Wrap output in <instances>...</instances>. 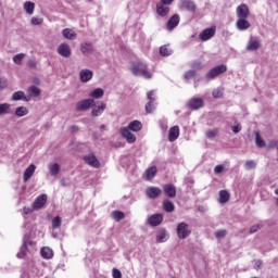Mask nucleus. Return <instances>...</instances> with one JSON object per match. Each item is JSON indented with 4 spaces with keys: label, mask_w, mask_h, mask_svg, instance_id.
Returning <instances> with one entry per match:
<instances>
[{
    "label": "nucleus",
    "mask_w": 278,
    "mask_h": 278,
    "mask_svg": "<svg viewBox=\"0 0 278 278\" xmlns=\"http://www.w3.org/2000/svg\"><path fill=\"white\" fill-rule=\"evenodd\" d=\"M262 227H263V226L260 225V224L253 225V226L250 227L249 233H257V230H258V229H262Z\"/></svg>",
    "instance_id": "864d4df0"
},
{
    "label": "nucleus",
    "mask_w": 278,
    "mask_h": 278,
    "mask_svg": "<svg viewBox=\"0 0 278 278\" xmlns=\"http://www.w3.org/2000/svg\"><path fill=\"white\" fill-rule=\"evenodd\" d=\"M113 278H123V274L117 268H114Z\"/></svg>",
    "instance_id": "6e6d98bb"
},
{
    "label": "nucleus",
    "mask_w": 278,
    "mask_h": 278,
    "mask_svg": "<svg viewBox=\"0 0 278 278\" xmlns=\"http://www.w3.org/2000/svg\"><path fill=\"white\" fill-rule=\"evenodd\" d=\"M206 138H208L210 140H212V138H216L218 136V128H214L211 130H207L205 132Z\"/></svg>",
    "instance_id": "49530a36"
},
{
    "label": "nucleus",
    "mask_w": 278,
    "mask_h": 278,
    "mask_svg": "<svg viewBox=\"0 0 278 278\" xmlns=\"http://www.w3.org/2000/svg\"><path fill=\"white\" fill-rule=\"evenodd\" d=\"M80 51L84 55H89L92 53V51H94V46L92 42H84L80 45Z\"/></svg>",
    "instance_id": "b1692460"
},
{
    "label": "nucleus",
    "mask_w": 278,
    "mask_h": 278,
    "mask_svg": "<svg viewBox=\"0 0 278 278\" xmlns=\"http://www.w3.org/2000/svg\"><path fill=\"white\" fill-rule=\"evenodd\" d=\"M203 105H205V102L203 101L202 98H191L186 103V108H188V110H193V111L201 110Z\"/></svg>",
    "instance_id": "39448f33"
},
{
    "label": "nucleus",
    "mask_w": 278,
    "mask_h": 278,
    "mask_svg": "<svg viewBox=\"0 0 278 278\" xmlns=\"http://www.w3.org/2000/svg\"><path fill=\"white\" fill-rule=\"evenodd\" d=\"M27 114H29V110L27 109V106H17L15 109V116H18V118L27 116Z\"/></svg>",
    "instance_id": "c9c22d12"
},
{
    "label": "nucleus",
    "mask_w": 278,
    "mask_h": 278,
    "mask_svg": "<svg viewBox=\"0 0 278 278\" xmlns=\"http://www.w3.org/2000/svg\"><path fill=\"white\" fill-rule=\"evenodd\" d=\"M214 36H216V26L205 28L199 34V38L202 40V42H207V40H212Z\"/></svg>",
    "instance_id": "0eeeda50"
},
{
    "label": "nucleus",
    "mask_w": 278,
    "mask_h": 278,
    "mask_svg": "<svg viewBox=\"0 0 278 278\" xmlns=\"http://www.w3.org/2000/svg\"><path fill=\"white\" fill-rule=\"evenodd\" d=\"M262 266H263L262 261L257 260V261L254 262L255 270H260V268H262Z\"/></svg>",
    "instance_id": "13d9d810"
},
{
    "label": "nucleus",
    "mask_w": 278,
    "mask_h": 278,
    "mask_svg": "<svg viewBox=\"0 0 278 278\" xmlns=\"http://www.w3.org/2000/svg\"><path fill=\"white\" fill-rule=\"evenodd\" d=\"M244 168L245 170H253L257 168V163H255V161H247L244 164Z\"/></svg>",
    "instance_id": "de8ad7c7"
},
{
    "label": "nucleus",
    "mask_w": 278,
    "mask_h": 278,
    "mask_svg": "<svg viewBox=\"0 0 278 278\" xmlns=\"http://www.w3.org/2000/svg\"><path fill=\"white\" fill-rule=\"evenodd\" d=\"M144 175H146L147 181H151V179H153L155 175H157V167L156 166L149 167L146 170Z\"/></svg>",
    "instance_id": "cd10ccee"
},
{
    "label": "nucleus",
    "mask_w": 278,
    "mask_h": 278,
    "mask_svg": "<svg viewBox=\"0 0 278 278\" xmlns=\"http://www.w3.org/2000/svg\"><path fill=\"white\" fill-rule=\"evenodd\" d=\"M148 100L149 102L146 104V112L147 114H151L155 112V91L152 90L148 93Z\"/></svg>",
    "instance_id": "1a4fd4ad"
},
{
    "label": "nucleus",
    "mask_w": 278,
    "mask_h": 278,
    "mask_svg": "<svg viewBox=\"0 0 278 278\" xmlns=\"http://www.w3.org/2000/svg\"><path fill=\"white\" fill-rule=\"evenodd\" d=\"M146 194H147L148 199H157V197H160V194H162V189H160L157 187H148L146 189Z\"/></svg>",
    "instance_id": "a211bd4d"
},
{
    "label": "nucleus",
    "mask_w": 278,
    "mask_h": 278,
    "mask_svg": "<svg viewBox=\"0 0 278 278\" xmlns=\"http://www.w3.org/2000/svg\"><path fill=\"white\" fill-rule=\"evenodd\" d=\"M56 51L62 58H68L72 55L71 46H68V43H61Z\"/></svg>",
    "instance_id": "dca6fc26"
},
{
    "label": "nucleus",
    "mask_w": 278,
    "mask_h": 278,
    "mask_svg": "<svg viewBox=\"0 0 278 278\" xmlns=\"http://www.w3.org/2000/svg\"><path fill=\"white\" fill-rule=\"evenodd\" d=\"M22 101H25L26 103H29V101H31V98L30 97H26L24 94V98L22 99Z\"/></svg>",
    "instance_id": "774afa93"
},
{
    "label": "nucleus",
    "mask_w": 278,
    "mask_h": 278,
    "mask_svg": "<svg viewBox=\"0 0 278 278\" xmlns=\"http://www.w3.org/2000/svg\"><path fill=\"white\" fill-rule=\"evenodd\" d=\"M214 99H222L223 90L220 88H216L212 92Z\"/></svg>",
    "instance_id": "3c124183"
},
{
    "label": "nucleus",
    "mask_w": 278,
    "mask_h": 278,
    "mask_svg": "<svg viewBox=\"0 0 278 278\" xmlns=\"http://www.w3.org/2000/svg\"><path fill=\"white\" fill-rule=\"evenodd\" d=\"M224 168L225 167L223 165H217L214 170L216 174H219L222 170H224Z\"/></svg>",
    "instance_id": "e2e57ef3"
},
{
    "label": "nucleus",
    "mask_w": 278,
    "mask_h": 278,
    "mask_svg": "<svg viewBox=\"0 0 278 278\" xmlns=\"http://www.w3.org/2000/svg\"><path fill=\"white\" fill-rule=\"evenodd\" d=\"M176 231L180 240H186V238H188V236L192 233V230H190V226L184 222L178 224Z\"/></svg>",
    "instance_id": "7ed1b4c3"
},
{
    "label": "nucleus",
    "mask_w": 278,
    "mask_h": 278,
    "mask_svg": "<svg viewBox=\"0 0 278 278\" xmlns=\"http://www.w3.org/2000/svg\"><path fill=\"white\" fill-rule=\"evenodd\" d=\"M3 88H8V80L5 78L0 79V90H3Z\"/></svg>",
    "instance_id": "4d7b16f0"
},
{
    "label": "nucleus",
    "mask_w": 278,
    "mask_h": 278,
    "mask_svg": "<svg viewBox=\"0 0 278 278\" xmlns=\"http://www.w3.org/2000/svg\"><path fill=\"white\" fill-rule=\"evenodd\" d=\"M83 160L85 164H88V166H92V168H101V162H99L94 153H89L85 155Z\"/></svg>",
    "instance_id": "6e6552de"
},
{
    "label": "nucleus",
    "mask_w": 278,
    "mask_h": 278,
    "mask_svg": "<svg viewBox=\"0 0 278 278\" xmlns=\"http://www.w3.org/2000/svg\"><path fill=\"white\" fill-rule=\"evenodd\" d=\"M223 73H227V65L225 64L217 65L211 68L205 74V79L206 81H212L213 79H216V77H218L219 75H223Z\"/></svg>",
    "instance_id": "f03ea898"
},
{
    "label": "nucleus",
    "mask_w": 278,
    "mask_h": 278,
    "mask_svg": "<svg viewBox=\"0 0 278 278\" xmlns=\"http://www.w3.org/2000/svg\"><path fill=\"white\" fill-rule=\"evenodd\" d=\"M164 215L162 213H155L148 218V225H150V227H157L162 225Z\"/></svg>",
    "instance_id": "9d476101"
},
{
    "label": "nucleus",
    "mask_w": 278,
    "mask_h": 278,
    "mask_svg": "<svg viewBox=\"0 0 278 278\" xmlns=\"http://www.w3.org/2000/svg\"><path fill=\"white\" fill-rule=\"evenodd\" d=\"M5 114H10V104L9 103L0 104V116H3Z\"/></svg>",
    "instance_id": "a18cd8bd"
},
{
    "label": "nucleus",
    "mask_w": 278,
    "mask_h": 278,
    "mask_svg": "<svg viewBox=\"0 0 278 278\" xmlns=\"http://www.w3.org/2000/svg\"><path fill=\"white\" fill-rule=\"evenodd\" d=\"M27 66H28V68H36V61L29 60V61L27 62Z\"/></svg>",
    "instance_id": "052dcab7"
},
{
    "label": "nucleus",
    "mask_w": 278,
    "mask_h": 278,
    "mask_svg": "<svg viewBox=\"0 0 278 278\" xmlns=\"http://www.w3.org/2000/svg\"><path fill=\"white\" fill-rule=\"evenodd\" d=\"M163 210L164 212H167V214L175 212V203L168 199H165L163 201Z\"/></svg>",
    "instance_id": "a878e982"
},
{
    "label": "nucleus",
    "mask_w": 278,
    "mask_h": 278,
    "mask_svg": "<svg viewBox=\"0 0 278 278\" xmlns=\"http://www.w3.org/2000/svg\"><path fill=\"white\" fill-rule=\"evenodd\" d=\"M231 129L235 134H240V131H242V127L240 125L232 126Z\"/></svg>",
    "instance_id": "bf43d9fd"
},
{
    "label": "nucleus",
    "mask_w": 278,
    "mask_h": 278,
    "mask_svg": "<svg viewBox=\"0 0 278 278\" xmlns=\"http://www.w3.org/2000/svg\"><path fill=\"white\" fill-rule=\"evenodd\" d=\"M190 67L192 68V71H201V68H203V63L201 61H193L190 64Z\"/></svg>",
    "instance_id": "09e8293b"
},
{
    "label": "nucleus",
    "mask_w": 278,
    "mask_h": 278,
    "mask_svg": "<svg viewBox=\"0 0 278 278\" xmlns=\"http://www.w3.org/2000/svg\"><path fill=\"white\" fill-rule=\"evenodd\" d=\"M126 129H129L130 131H140V129H142V123H140V121H132L128 124Z\"/></svg>",
    "instance_id": "c85d7f7f"
},
{
    "label": "nucleus",
    "mask_w": 278,
    "mask_h": 278,
    "mask_svg": "<svg viewBox=\"0 0 278 278\" xmlns=\"http://www.w3.org/2000/svg\"><path fill=\"white\" fill-rule=\"evenodd\" d=\"M27 92L30 97H40V88L37 86H31L27 89Z\"/></svg>",
    "instance_id": "a19ab883"
},
{
    "label": "nucleus",
    "mask_w": 278,
    "mask_h": 278,
    "mask_svg": "<svg viewBox=\"0 0 278 278\" xmlns=\"http://www.w3.org/2000/svg\"><path fill=\"white\" fill-rule=\"evenodd\" d=\"M236 27L239 31H247L251 27V23L247 18H238L236 22Z\"/></svg>",
    "instance_id": "412c9836"
},
{
    "label": "nucleus",
    "mask_w": 278,
    "mask_h": 278,
    "mask_svg": "<svg viewBox=\"0 0 278 278\" xmlns=\"http://www.w3.org/2000/svg\"><path fill=\"white\" fill-rule=\"evenodd\" d=\"M49 173L51 177H58L60 175V164L51 163L48 165Z\"/></svg>",
    "instance_id": "bb28decb"
},
{
    "label": "nucleus",
    "mask_w": 278,
    "mask_h": 278,
    "mask_svg": "<svg viewBox=\"0 0 278 278\" xmlns=\"http://www.w3.org/2000/svg\"><path fill=\"white\" fill-rule=\"evenodd\" d=\"M47 205V194H41L37 197L33 203L34 210H42Z\"/></svg>",
    "instance_id": "2eb2a0df"
},
{
    "label": "nucleus",
    "mask_w": 278,
    "mask_h": 278,
    "mask_svg": "<svg viewBox=\"0 0 278 278\" xmlns=\"http://www.w3.org/2000/svg\"><path fill=\"white\" fill-rule=\"evenodd\" d=\"M260 47V39H257V37L251 36L247 45V51H257Z\"/></svg>",
    "instance_id": "f3484780"
},
{
    "label": "nucleus",
    "mask_w": 278,
    "mask_h": 278,
    "mask_svg": "<svg viewBox=\"0 0 278 278\" xmlns=\"http://www.w3.org/2000/svg\"><path fill=\"white\" fill-rule=\"evenodd\" d=\"M130 71L135 77L141 76L144 79H151L153 75L151 72H149V68L147 67V64H144L141 61L131 62L130 63Z\"/></svg>",
    "instance_id": "f257e3e1"
},
{
    "label": "nucleus",
    "mask_w": 278,
    "mask_h": 278,
    "mask_svg": "<svg viewBox=\"0 0 278 278\" xmlns=\"http://www.w3.org/2000/svg\"><path fill=\"white\" fill-rule=\"evenodd\" d=\"M168 240V232H166V229L159 230L156 235V242L162 243L166 242Z\"/></svg>",
    "instance_id": "2f4dec72"
},
{
    "label": "nucleus",
    "mask_w": 278,
    "mask_h": 278,
    "mask_svg": "<svg viewBox=\"0 0 278 278\" xmlns=\"http://www.w3.org/2000/svg\"><path fill=\"white\" fill-rule=\"evenodd\" d=\"M181 3H182V8H185V10L187 12H191V13L197 12V3H194V1H192V0H182Z\"/></svg>",
    "instance_id": "5701e85b"
},
{
    "label": "nucleus",
    "mask_w": 278,
    "mask_h": 278,
    "mask_svg": "<svg viewBox=\"0 0 278 278\" xmlns=\"http://www.w3.org/2000/svg\"><path fill=\"white\" fill-rule=\"evenodd\" d=\"M119 134L129 144H134V142H136V135H134L129 128L122 127Z\"/></svg>",
    "instance_id": "9b49d317"
},
{
    "label": "nucleus",
    "mask_w": 278,
    "mask_h": 278,
    "mask_svg": "<svg viewBox=\"0 0 278 278\" xmlns=\"http://www.w3.org/2000/svg\"><path fill=\"white\" fill-rule=\"evenodd\" d=\"M179 14H174L166 23V27L168 29V31H173V29H175V27H177V25H179Z\"/></svg>",
    "instance_id": "6ab92c4d"
},
{
    "label": "nucleus",
    "mask_w": 278,
    "mask_h": 278,
    "mask_svg": "<svg viewBox=\"0 0 278 278\" xmlns=\"http://www.w3.org/2000/svg\"><path fill=\"white\" fill-rule=\"evenodd\" d=\"M277 144H278V142L275 141V140L269 141V147H270L271 149L275 148V147H277Z\"/></svg>",
    "instance_id": "338daca9"
},
{
    "label": "nucleus",
    "mask_w": 278,
    "mask_h": 278,
    "mask_svg": "<svg viewBox=\"0 0 278 278\" xmlns=\"http://www.w3.org/2000/svg\"><path fill=\"white\" fill-rule=\"evenodd\" d=\"M194 77H197V72L194 70H189L185 72L182 79L190 81V79H194Z\"/></svg>",
    "instance_id": "ea45409f"
},
{
    "label": "nucleus",
    "mask_w": 278,
    "mask_h": 278,
    "mask_svg": "<svg viewBox=\"0 0 278 278\" xmlns=\"http://www.w3.org/2000/svg\"><path fill=\"white\" fill-rule=\"evenodd\" d=\"M255 142H256V147H258V149H264V147H266V141H264V139H262V136H260L258 131H255Z\"/></svg>",
    "instance_id": "58836bf2"
},
{
    "label": "nucleus",
    "mask_w": 278,
    "mask_h": 278,
    "mask_svg": "<svg viewBox=\"0 0 278 278\" xmlns=\"http://www.w3.org/2000/svg\"><path fill=\"white\" fill-rule=\"evenodd\" d=\"M229 198H230L229 191L227 190L219 191V200H218L219 203H227L229 201Z\"/></svg>",
    "instance_id": "e433bc0d"
},
{
    "label": "nucleus",
    "mask_w": 278,
    "mask_h": 278,
    "mask_svg": "<svg viewBox=\"0 0 278 278\" xmlns=\"http://www.w3.org/2000/svg\"><path fill=\"white\" fill-rule=\"evenodd\" d=\"M173 3V0H161L162 5H170Z\"/></svg>",
    "instance_id": "0e129e2a"
},
{
    "label": "nucleus",
    "mask_w": 278,
    "mask_h": 278,
    "mask_svg": "<svg viewBox=\"0 0 278 278\" xmlns=\"http://www.w3.org/2000/svg\"><path fill=\"white\" fill-rule=\"evenodd\" d=\"M40 255L41 257H43V260H51V257H53V250H51L50 248H41L40 250Z\"/></svg>",
    "instance_id": "473e14b6"
},
{
    "label": "nucleus",
    "mask_w": 278,
    "mask_h": 278,
    "mask_svg": "<svg viewBox=\"0 0 278 278\" xmlns=\"http://www.w3.org/2000/svg\"><path fill=\"white\" fill-rule=\"evenodd\" d=\"M30 23H31V25H42V18L31 17Z\"/></svg>",
    "instance_id": "5fc2aeb1"
},
{
    "label": "nucleus",
    "mask_w": 278,
    "mask_h": 278,
    "mask_svg": "<svg viewBox=\"0 0 278 278\" xmlns=\"http://www.w3.org/2000/svg\"><path fill=\"white\" fill-rule=\"evenodd\" d=\"M62 36L67 40H75V38H77V34H75L71 28H64L62 30Z\"/></svg>",
    "instance_id": "c756f323"
},
{
    "label": "nucleus",
    "mask_w": 278,
    "mask_h": 278,
    "mask_svg": "<svg viewBox=\"0 0 278 278\" xmlns=\"http://www.w3.org/2000/svg\"><path fill=\"white\" fill-rule=\"evenodd\" d=\"M160 55L168 58V55H173V50L168 46H162L160 48Z\"/></svg>",
    "instance_id": "4c0bfd02"
},
{
    "label": "nucleus",
    "mask_w": 278,
    "mask_h": 278,
    "mask_svg": "<svg viewBox=\"0 0 278 278\" xmlns=\"http://www.w3.org/2000/svg\"><path fill=\"white\" fill-rule=\"evenodd\" d=\"M112 218L114 220H123V218H125V213L121 212V211H113L112 212Z\"/></svg>",
    "instance_id": "c03bdc74"
},
{
    "label": "nucleus",
    "mask_w": 278,
    "mask_h": 278,
    "mask_svg": "<svg viewBox=\"0 0 278 278\" xmlns=\"http://www.w3.org/2000/svg\"><path fill=\"white\" fill-rule=\"evenodd\" d=\"M62 227V217L55 216L52 219V229H60Z\"/></svg>",
    "instance_id": "37998d69"
},
{
    "label": "nucleus",
    "mask_w": 278,
    "mask_h": 278,
    "mask_svg": "<svg viewBox=\"0 0 278 278\" xmlns=\"http://www.w3.org/2000/svg\"><path fill=\"white\" fill-rule=\"evenodd\" d=\"M23 212H24V214L27 215V214H31V212H34V210L30 207L24 206Z\"/></svg>",
    "instance_id": "680f3d73"
},
{
    "label": "nucleus",
    "mask_w": 278,
    "mask_h": 278,
    "mask_svg": "<svg viewBox=\"0 0 278 278\" xmlns=\"http://www.w3.org/2000/svg\"><path fill=\"white\" fill-rule=\"evenodd\" d=\"M25 97V92L24 91H15L12 94V101H23V98Z\"/></svg>",
    "instance_id": "79ce46f5"
},
{
    "label": "nucleus",
    "mask_w": 278,
    "mask_h": 278,
    "mask_svg": "<svg viewBox=\"0 0 278 278\" xmlns=\"http://www.w3.org/2000/svg\"><path fill=\"white\" fill-rule=\"evenodd\" d=\"M24 10H25L26 14L31 16V14H34V10H36V4L31 1H26L24 3Z\"/></svg>",
    "instance_id": "72a5a7b5"
},
{
    "label": "nucleus",
    "mask_w": 278,
    "mask_h": 278,
    "mask_svg": "<svg viewBox=\"0 0 278 278\" xmlns=\"http://www.w3.org/2000/svg\"><path fill=\"white\" fill-rule=\"evenodd\" d=\"M163 191L167 199H175L177 197V188L173 184L164 185Z\"/></svg>",
    "instance_id": "f8f14e48"
},
{
    "label": "nucleus",
    "mask_w": 278,
    "mask_h": 278,
    "mask_svg": "<svg viewBox=\"0 0 278 278\" xmlns=\"http://www.w3.org/2000/svg\"><path fill=\"white\" fill-rule=\"evenodd\" d=\"M34 173H36V165L30 164V165L24 170L23 181L26 184V181L30 180L31 177H34Z\"/></svg>",
    "instance_id": "4be33fe9"
},
{
    "label": "nucleus",
    "mask_w": 278,
    "mask_h": 278,
    "mask_svg": "<svg viewBox=\"0 0 278 278\" xmlns=\"http://www.w3.org/2000/svg\"><path fill=\"white\" fill-rule=\"evenodd\" d=\"M93 73L90 70H81L79 73V79L83 84H88L92 79Z\"/></svg>",
    "instance_id": "aec40b11"
},
{
    "label": "nucleus",
    "mask_w": 278,
    "mask_h": 278,
    "mask_svg": "<svg viewBox=\"0 0 278 278\" xmlns=\"http://www.w3.org/2000/svg\"><path fill=\"white\" fill-rule=\"evenodd\" d=\"M249 14H251V11H249V5L243 3L237 7L238 18H249Z\"/></svg>",
    "instance_id": "4468645a"
},
{
    "label": "nucleus",
    "mask_w": 278,
    "mask_h": 278,
    "mask_svg": "<svg viewBox=\"0 0 278 278\" xmlns=\"http://www.w3.org/2000/svg\"><path fill=\"white\" fill-rule=\"evenodd\" d=\"M168 12H170V8H168L164 4L156 5V13L159 14V16H167Z\"/></svg>",
    "instance_id": "7c9ffc66"
},
{
    "label": "nucleus",
    "mask_w": 278,
    "mask_h": 278,
    "mask_svg": "<svg viewBox=\"0 0 278 278\" xmlns=\"http://www.w3.org/2000/svg\"><path fill=\"white\" fill-rule=\"evenodd\" d=\"M225 236H227L226 229H219L215 231V238L217 239L225 238Z\"/></svg>",
    "instance_id": "603ef678"
},
{
    "label": "nucleus",
    "mask_w": 278,
    "mask_h": 278,
    "mask_svg": "<svg viewBox=\"0 0 278 278\" xmlns=\"http://www.w3.org/2000/svg\"><path fill=\"white\" fill-rule=\"evenodd\" d=\"M177 138H179V126H173L169 129L168 140H169V142H175V140H177Z\"/></svg>",
    "instance_id": "393cba45"
},
{
    "label": "nucleus",
    "mask_w": 278,
    "mask_h": 278,
    "mask_svg": "<svg viewBox=\"0 0 278 278\" xmlns=\"http://www.w3.org/2000/svg\"><path fill=\"white\" fill-rule=\"evenodd\" d=\"M92 105H94V99L88 98L80 100L76 103V112H87Z\"/></svg>",
    "instance_id": "20e7f679"
},
{
    "label": "nucleus",
    "mask_w": 278,
    "mask_h": 278,
    "mask_svg": "<svg viewBox=\"0 0 278 278\" xmlns=\"http://www.w3.org/2000/svg\"><path fill=\"white\" fill-rule=\"evenodd\" d=\"M71 131H72V134L79 131V126H77V125L72 126Z\"/></svg>",
    "instance_id": "69168bd1"
},
{
    "label": "nucleus",
    "mask_w": 278,
    "mask_h": 278,
    "mask_svg": "<svg viewBox=\"0 0 278 278\" xmlns=\"http://www.w3.org/2000/svg\"><path fill=\"white\" fill-rule=\"evenodd\" d=\"M91 108H92L91 116H93V118H97L105 112L108 104L105 102H98V103L93 102V105H91Z\"/></svg>",
    "instance_id": "423d86ee"
},
{
    "label": "nucleus",
    "mask_w": 278,
    "mask_h": 278,
    "mask_svg": "<svg viewBox=\"0 0 278 278\" xmlns=\"http://www.w3.org/2000/svg\"><path fill=\"white\" fill-rule=\"evenodd\" d=\"M103 94H105V91H103L102 88H96L89 93V97H91V99H101L103 98Z\"/></svg>",
    "instance_id": "f704fd0d"
},
{
    "label": "nucleus",
    "mask_w": 278,
    "mask_h": 278,
    "mask_svg": "<svg viewBox=\"0 0 278 278\" xmlns=\"http://www.w3.org/2000/svg\"><path fill=\"white\" fill-rule=\"evenodd\" d=\"M24 58H25V53H18V54H16V55L13 56V62H14L15 64L21 65Z\"/></svg>",
    "instance_id": "8fccbe9b"
},
{
    "label": "nucleus",
    "mask_w": 278,
    "mask_h": 278,
    "mask_svg": "<svg viewBox=\"0 0 278 278\" xmlns=\"http://www.w3.org/2000/svg\"><path fill=\"white\" fill-rule=\"evenodd\" d=\"M31 244V241H29V236H24L23 238V244L20 249V252L16 254V257H18V260H23V257H25V255L27 254V245Z\"/></svg>",
    "instance_id": "ddd939ff"
}]
</instances>
